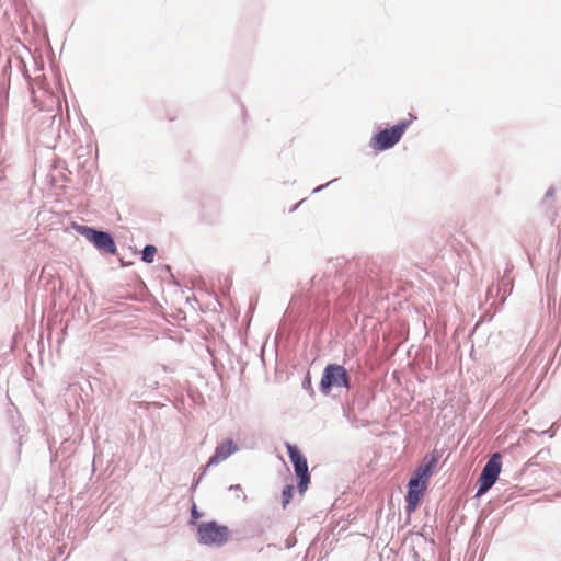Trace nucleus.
<instances>
[{
    "instance_id": "obj_1",
    "label": "nucleus",
    "mask_w": 561,
    "mask_h": 561,
    "mask_svg": "<svg viewBox=\"0 0 561 561\" xmlns=\"http://www.w3.org/2000/svg\"><path fill=\"white\" fill-rule=\"evenodd\" d=\"M333 387H344L350 389V376L344 366L337 364H329L323 370L320 380V390L322 393H330Z\"/></svg>"
},
{
    "instance_id": "obj_2",
    "label": "nucleus",
    "mask_w": 561,
    "mask_h": 561,
    "mask_svg": "<svg viewBox=\"0 0 561 561\" xmlns=\"http://www.w3.org/2000/svg\"><path fill=\"white\" fill-rule=\"evenodd\" d=\"M197 534L199 542L208 546H221L229 538L228 527L214 520L201 523L197 527Z\"/></svg>"
},
{
    "instance_id": "obj_3",
    "label": "nucleus",
    "mask_w": 561,
    "mask_h": 561,
    "mask_svg": "<svg viewBox=\"0 0 561 561\" xmlns=\"http://www.w3.org/2000/svg\"><path fill=\"white\" fill-rule=\"evenodd\" d=\"M502 468V457L499 453L493 454L490 459L488 460L486 465L484 466L478 483L479 489L477 492V496H481L484 494L488 490L492 488V485L497 480V477L501 472Z\"/></svg>"
},
{
    "instance_id": "obj_4",
    "label": "nucleus",
    "mask_w": 561,
    "mask_h": 561,
    "mask_svg": "<svg viewBox=\"0 0 561 561\" xmlns=\"http://www.w3.org/2000/svg\"><path fill=\"white\" fill-rule=\"evenodd\" d=\"M407 127V123H400L391 128L377 133L371 139V147L376 150H386L393 147L401 139Z\"/></svg>"
},
{
    "instance_id": "obj_5",
    "label": "nucleus",
    "mask_w": 561,
    "mask_h": 561,
    "mask_svg": "<svg viewBox=\"0 0 561 561\" xmlns=\"http://www.w3.org/2000/svg\"><path fill=\"white\" fill-rule=\"evenodd\" d=\"M427 488V483L411 478L408 483V494L405 496V510L410 514L416 510Z\"/></svg>"
},
{
    "instance_id": "obj_6",
    "label": "nucleus",
    "mask_w": 561,
    "mask_h": 561,
    "mask_svg": "<svg viewBox=\"0 0 561 561\" xmlns=\"http://www.w3.org/2000/svg\"><path fill=\"white\" fill-rule=\"evenodd\" d=\"M438 460L439 455L437 451L425 455L411 478L428 483V479L433 474Z\"/></svg>"
},
{
    "instance_id": "obj_7",
    "label": "nucleus",
    "mask_w": 561,
    "mask_h": 561,
    "mask_svg": "<svg viewBox=\"0 0 561 561\" xmlns=\"http://www.w3.org/2000/svg\"><path fill=\"white\" fill-rule=\"evenodd\" d=\"M87 231L88 239L93 242V244L101 251L108 253V254H115L116 252V245L114 243L113 238L107 233L103 231H96L92 228H84Z\"/></svg>"
},
{
    "instance_id": "obj_8",
    "label": "nucleus",
    "mask_w": 561,
    "mask_h": 561,
    "mask_svg": "<svg viewBox=\"0 0 561 561\" xmlns=\"http://www.w3.org/2000/svg\"><path fill=\"white\" fill-rule=\"evenodd\" d=\"M288 456L294 465L296 476L308 473V463L306 457L299 449L289 443L286 444Z\"/></svg>"
},
{
    "instance_id": "obj_9",
    "label": "nucleus",
    "mask_w": 561,
    "mask_h": 561,
    "mask_svg": "<svg viewBox=\"0 0 561 561\" xmlns=\"http://www.w3.org/2000/svg\"><path fill=\"white\" fill-rule=\"evenodd\" d=\"M237 450V446L231 439H227L221 443L215 450V454L210 457L208 461V466L217 465L220 461L227 459L230 455H232Z\"/></svg>"
},
{
    "instance_id": "obj_10",
    "label": "nucleus",
    "mask_w": 561,
    "mask_h": 561,
    "mask_svg": "<svg viewBox=\"0 0 561 561\" xmlns=\"http://www.w3.org/2000/svg\"><path fill=\"white\" fill-rule=\"evenodd\" d=\"M157 254V249L154 245H146L142 251V261L147 263H151L154 260V256Z\"/></svg>"
},
{
    "instance_id": "obj_11",
    "label": "nucleus",
    "mask_w": 561,
    "mask_h": 561,
    "mask_svg": "<svg viewBox=\"0 0 561 561\" xmlns=\"http://www.w3.org/2000/svg\"><path fill=\"white\" fill-rule=\"evenodd\" d=\"M297 477L299 479V482H298L299 492H300V494H304L308 488V484L310 483V474L308 472V473L299 474Z\"/></svg>"
},
{
    "instance_id": "obj_12",
    "label": "nucleus",
    "mask_w": 561,
    "mask_h": 561,
    "mask_svg": "<svg viewBox=\"0 0 561 561\" xmlns=\"http://www.w3.org/2000/svg\"><path fill=\"white\" fill-rule=\"evenodd\" d=\"M294 493V485H287L282 493V502L283 506L285 507L293 499Z\"/></svg>"
},
{
    "instance_id": "obj_13",
    "label": "nucleus",
    "mask_w": 561,
    "mask_h": 561,
    "mask_svg": "<svg viewBox=\"0 0 561 561\" xmlns=\"http://www.w3.org/2000/svg\"><path fill=\"white\" fill-rule=\"evenodd\" d=\"M304 386H305L306 388H310V387H311V378H310V376H309V375L307 376V378H306V380H305V382H304Z\"/></svg>"
},
{
    "instance_id": "obj_14",
    "label": "nucleus",
    "mask_w": 561,
    "mask_h": 561,
    "mask_svg": "<svg viewBox=\"0 0 561 561\" xmlns=\"http://www.w3.org/2000/svg\"><path fill=\"white\" fill-rule=\"evenodd\" d=\"M192 516H193V518H198L199 517V514H198V512H197L195 506L192 510Z\"/></svg>"
}]
</instances>
